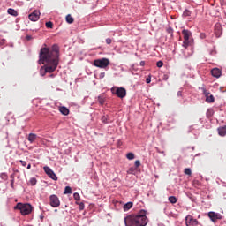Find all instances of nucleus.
<instances>
[{
	"label": "nucleus",
	"mask_w": 226,
	"mask_h": 226,
	"mask_svg": "<svg viewBox=\"0 0 226 226\" xmlns=\"http://www.w3.org/2000/svg\"><path fill=\"white\" fill-rule=\"evenodd\" d=\"M147 212L141 209L137 215H129L124 217L125 226H146L147 225V216H146Z\"/></svg>",
	"instance_id": "f257e3e1"
},
{
	"label": "nucleus",
	"mask_w": 226,
	"mask_h": 226,
	"mask_svg": "<svg viewBox=\"0 0 226 226\" xmlns=\"http://www.w3.org/2000/svg\"><path fill=\"white\" fill-rule=\"evenodd\" d=\"M39 56H41L43 61L49 59L51 63L59 65V45L53 44L51 49L49 48H41Z\"/></svg>",
	"instance_id": "f03ea898"
},
{
	"label": "nucleus",
	"mask_w": 226,
	"mask_h": 226,
	"mask_svg": "<svg viewBox=\"0 0 226 226\" xmlns=\"http://www.w3.org/2000/svg\"><path fill=\"white\" fill-rule=\"evenodd\" d=\"M38 64H44V66L41 67L40 69V75L41 77H45L47 73H54V72L57 70V66H58L57 64H55L49 59H46V60L41 59V55H39Z\"/></svg>",
	"instance_id": "7ed1b4c3"
},
{
	"label": "nucleus",
	"mask_w": 226,
	"mask_h": 226,
	"mask_svg": "<svg viewBox=\"0 0 226 226\" xmlns=\"http://www.w3.org/2000/svg\"><path fill=\"white\" fill-rule=\"evenodd\" d=\"M14 209H18L19 211H20V214L23 216H26L27 215H31V213L33 212V205H31L30 203H17V205L14 207Z\"/></svg>",
	"instance_id": "20e7f679"
},
{
	"label": "nucleus",
	"mask_w": 226,
	"mask_h": 226,
	"mask_svg": "<svg viewBox=\"0 0 226 226\" xmlns=\"http://www.w3.org/2000/svg\"><path fill=\"white\" fill-rule=\"evenodd\" d=\"M112 94H116L117 96V98H125L126 97V88L123 87H113L110 89Z\"/></svg>",
	"instance_id": "39448f33"
},
{
	"label": "nucleus",
	"mask_w": 226,
	"mask_h": 226,
	"mask_svg": "<svg viewBox=\"0 0 226 226\" xmlns=\"http://www.w3.org/2000/svg\"><path fill=\"white\" fill-rule=\"evenodd\" d=\"M110 64V60L109 58H101V59H95L94 61V66H96V68H107Z\"/></svg>",
	"instance_id": "423d86ee"
},
{
	"label": "nucleus",
	"mask_w": 226,
	"mask_h": 226,
	"mask_svg": "<svg viewBox=\"0 0 226 226\" xmlns=\"http://www.w3.org/2000/svg\"><path fill=\"white\" fill-rule=\"evenodd\" d=\"M185 225L186 226H202L200 222L197 219L193 217V215H188L185 216Z\"/></svg>",
	"instance_id": "0eeeda50"
},
{
	"label": "nucleus",
	"mask_w": 226,
	"mask_h": 226,
	"mask_svg": "<svg viewBox=\"0 0 226 226\" xmlns=\"http://www.w3.org/2000/svg\"><path fill=\"white\" fill-rule=\"evenodd\" d=\"M49 205L51 207H59L61 206V200H59V197H57L56 194L50 195Z\"/></svg>",
	"instance_id": "6e6552de"
},
{
	"label": "nucleus",
	"mask_w": 226,
	"mask_h": 226,
	"mask_svg": "<svg viewBox=\"0 0 226 226\" xmlns=\"http://www.w3.org/2000/svg\"><path fill=\"white\" fill-rule=\"evenodd\" d=\"M43 170L47 174V176L50 177V179H53V181H57V175H56V173L54 172V170H52V169H50V167L44 166Z\"/></svg>",
	"instance_id": "1a4fd4ad"
},
{
	"label": "nucleus",
	"mask_w": 226,
	"mask_h": 226,
	"mask_svg": "<svg viewBox=\"0 0 226 226\" xmlns=\"http://www.w3.org/2000/svg\"><path fill=\"white\" fill-rule=\"evenodd\" d=\"M40 11H34L31 14L28 15L29 20L32 22H37V20H40Z\"/></svg>",
	"instance_id": "9d476101"
},
{
	"label": "nucleus",
	"mask_w": 226,
	"mask_h": 226,
	"mask_svg": "<svg viewBox=\"0 0 226 226\" xmlns=\"http://www.w3.org/2000/svg\"><path fill=\"white\" fill-rule=\"evenodd\" d=\"M223 34V28L222 27V25L220 23H217L215 25V34L216 38H220L222 34Z\"/></svg>",
	"instance_id": "9b49d317"
},
{
	"label": "nucleus",
	"mask_w": 226,
	"mask_h": 226,
	"mask_svg": "<svg viewBox=\"0 0 226 226\" xmlns=\"http://www.w3.org/2000/svg\"><path fill=\"white\" fill-rule=\"evenodd\" d=\"M208 218H210L211 222H216V220H222V214L215 212H209Z\"/></svg>",
	"instance_id": "f8f14e48"
},
{
	"label": "nucleus",
	"mask_w": 226,
	"mask_h": 226,
	"mask_svg": "<svg viewBox=\"0 0 226 226\" xmlns=\"http://www.w3.org/2000/svg\"><path fill=\"white\" fill-rule=\"evenodd\" d=\"M211 75L215 79H220V77H222V70L219 68H214L211 70Z\"/></svg>",
	"instance_id": "ddd939ff"
},
{
	"label": "nucleus",
	"mask_w": 226,
	"mask_h": 226,
	"mask_svg": "<svg viewBox=\"0 0 226 226\" xmlns=\"http://www.w3.org/2000/svg\"><path fill=\"white\" fill-rule=\"evenodd\" d=\"M182 34L184 36V40L190 41V36H192V32L188 29H183Z\"/></svg>",
	"instance_id": "4468645a"
},
{
	"label": "nucleus",
	"mask_w": 226,
	"mask_h": 226,
	"mask_svg": "<svg viewBox=\"0 0 226 226\" xmlns=\"http://www.w3.org/2000/svg\"><path fill=\"white\" fill-rule=\"evenodd\" d=\"M217 132H218V135H220V137H225V135H226V125L218 127Z\"/></svg>",
	"instance_id": "2eb2a0df"
},
{
	"label": "nucleus",
	"mask_w": 226,
	"mask_h": 226,
	"mask_svg": "<svg viewBox=\"0 0 226 226\" xmlns=\"http://www.w3.org/2000/svg\"><path fill=\"white\" fill-rule=\"evenodd\" d=\"M36 139H38V135H36L35 133H30L28 135L27 140L30 142V144H33Z\"/></svg>",
	"instance_id": "dca6fc26"
},
{
	"label": "nucleus",
	"mask_w": 226,
	"mask_h": 226,
	"mask_svg": "<svg viewBox=\"0 0 226 226\" xmlns=\"http://www.w3.org/2000/svg\"><path fill=\"white\" fill-rule=\"evenodd\" d=\"M59 111L61 112V114H63V116H68V114H70V109H68V108H66L65 106H61L59 108Z\"/></svg>",
	"instance_id": "f3484780"
},
{
	"label": "nucleus",
	"mask_w": 226,
	"mask_h": 226,
	"mask_svg": "<svg viewBox=\"0 0 226 226\" xmlns=\"http://www.w3.org/2000/svg\"><path fill=\"white\" fill-rule=\"evenodd\" d=\"M7 13L9 15H11L12 17H19V12L17 11H15V9H12V8H9L7 10Z\"/></svg>",
	"instance_id": "a211bd4d"
},
{
	"label": "nucleus",
	"mask_w": 226,
	"mask_h": 226,
	"mask_svg": "<svg viewBox=\"0 0 226 226\" xmlns=\"http://www.w3.org/2000/svg\"><path fill=\"white\" fill-rule=\"evenodd\" d=\"M132 207H133V202H127L124 205V211H129V209H132Z\"/></svg>",
	"instance_id": "6ab92c4d"
},
{
	"label": "nucleus",
	"mask_w": 226,
	"mask_h": 226,
	"mask_svg": "<svg viewBox=\"0 0 226 226\" xmlns=\"http://www.w3.org/2000/svg\"><path fill=\"white\" fill-rule=\"evenodd\" d=\"M166 33L170 35V38H174V28L172 26L166 27Z\"/></svg>",
	"instance_id": "aec40b11"
},
{
	"label": "nucleus",
	"mask_w": 226,
	"mask_h": 226,
	"mask_svg": "<svg viewBox=\"0 0 226 226\" xmlns=\"http://www.w3.org/2000/svg\"><path fill=\"white\" fill-rule=\"evenodd\" d=\"M207 103H214L215 102V96L213 94H209L206 97Z\"/></svg>",
	"instance_id": "412c9836"
},
{
	"label": "nucleus",
	"mask_w": 226,
	"mask_h": 226,
	"mask_svg": "<svg viewBox=\"0 0 226 226\" xmlns=\"http://www.w3.org/2000/svg\"><path fill=\"white\" fill-rule=\"evenodd\" d=\"M67 24H73L74 19L70 14H68L65 18Z\"/></svg>",
	"instance_id": "4be33fe9"
},
{
	"label": "nucleus",
	"mask_w": 226,
	"mask_h": 226,
	"mask_svg": "<svg viewBox=\"0 0 226 226\" xmlns=\"http://www.w3.org/2000/svg\"><path fill=\"white\" fill-rule=\"evenodd\" d=\"M168 200L170 204H176V202H177V198H176V196H170Z\"/></svg>",
	"instance_id": "5701e85b"
},
{
	"label": "nucleus",
	"mask_w": 226,
	"mask_h": 226,
	"mask_svg": "<svg viewBox=\"0 0 226 226\" xmlns=\"http://www.w3.org/2000/svg\"><path fill=\"white\" fill-rule=\"evenodd\" d=\"M38 183V180H36V178L35 177H32V178H30V180H29V185H31V186H35V185Z\"/></svg>",
	"instance_id": "b1692460"
},
{
	"label": "nucleus",
	"mask_w": 226,
	"mask_h": 226,
	"mask_svg": "<svg viewBox=\"0 0 226 226\" xmlns=\"http://www.w3.org/2000/svg\"><path fill=\"white\" fill-rule=\"evenodd\" d=\"M68 194H72V187L70 186H66L64 191V195H68Z\"/></svg>",
	"instance_id": "393cba45"
},
{
	"label": "nucleus",
	"mask_w": 226,
	"mask_h": 226,
	"mask_svg": "<svg viewBox=\"0 0 226 226\" xmlns=\"http://www.w3.org/2000/svg\"><path fill=\"white\" fill-rule=\"evenodd\" d=\"M127 160H134L135 159V154L130 152L126 154Z\"/></svg>",
	"instance_id": "a878e982"
},
{
	"label": "nucleus",
	"mask_w": 226,
	"mask_h": 226,
	"mask_svg": "<svg viewBox=\"0 0 226 226\" xmlns=\"http://www.w3.org/2000/svg\"><path fill=\"white\" fill-rule=\"evenodd\" d=\"M76 204L79 206V211H84V208L86 207V206L84 205V202H76Z\"/></svg>",
	"instance_id": "bb28decb"
},
{
	"label": "nucleus",
	"mask_w": 226,
	"mask_h": 226,
	"mask_svg": "<svg viewBox=\"0 0 226 226\" xmlns=\"http://www.w3.org/2000/svg\"><path fill=\"white\" fill-rule=\"evenodd\" d=\"M189 46H190V41L184 40L182 47H184V49H188Z\"/></svg>",
	"instance_id": "cd10ccee"
},
{
	"label": "nucleus",
	"mask_w": 226,
	"mask_h": 226,
	"mask_svg": "<svg viewBox=\"0 0 226 226\" xmlns=\"http://www.w3.org/2000/svg\"><path fill=\"white\" fill-rule=\"evenodd\" d=\"M101 121L102 123H104V124H108V123H109V117H107V116L102 117Z\"/></svg>",
	"instance_id": "c85d7f7f"
},
{
	"label": "nucleus",
	"mask_w": 226,
	"mask_h": 226,
	"mask_svg": "<svg viewBox=\"0 0 226 226\" xmlns=\"http://www.w3.org/2000/svg\"><path fill=\"white\" fill-rule=\"evenodd\" d=\"M190 15H192V12L190 11V10L185 9L183 12V16L184 17H190Z\"/></svg>",
	"instance_id": "c756f323"
},
{
	"label": "nucleus",
	"mask_w": 226,
	"mask_h": 226,
	"mask_svg": "<svg viewBox=\"0 0 226 226\" xmlns=\"http://www.w3.org/2000/svg\"><path fill=\"white\" fill-rule=\"evenodd\" d=\"M46 27L48 29H52V27H54V23H52V21L46 22Z\"/></svg>",
	"instance_id": "7c9ffc66"
},
{
	"label": "nucleus",
	"mask_w": 226,
	"mask_h": 226,
	"mask_svg": "<svg viewBox=\"0 0 226 226\" xmlns=\"http://www.w3.org/2000/svg\"><path fill=\"white\" fill-rule=\"evenodd\" d=\"M184 174H185L186 176H192V170L190 168H185Z\"/></svg>",
	"instance_id": "2f4dec72"
},
{
	"label": "nucleus",
	"mask_w": 226,
	"mask_h": 226,
	"mask_svg": "<svg viewBox=\"0 0 226 226\" xmlns=\"http://www.w3.org/2000/svg\"><path fill=\"white\" fill-rule=\"evenodd\" d=\"M0 177H1V179H4V181H6V179H8V174L1 173Z\"/></svg>",
	"instance_id": "473e14b6"
},
{
	"label": "nucleus",
	"mask_w": 226,
	"mask_h": 226,
	"mask_svg": "<svg viewBox=\"0 0 226 226\" xmlns=\"http://www.w3.org/2000/svg\"><path fill=\"white\" fill-rule=\"evenodd\" d=\"M202 91H203V94H204L205 98H207V96L211 94V93H209L206 88H202Z\"/></svg>",
	"instance_id": "72a5a7b5"
},
{
	"label": "nucleus",
	"mask_w": 226,
	"mask_h": 226,
	"mask_svg": "<svg viewBox=\"0 0 226 226\" xmlns=\"http://www.w3.org/2000/svg\"><path fill=\"white\" fill-rule=\"evenodd\" d=\"M73 198L75 200H80V194H79V192H75L73 194Z\"/></svg>",
	"instance_id": "f704fd0d"
},
{
	"label": "nucleus",
	"mask_w": 226,
	"mask_h": 226,
	"mask_svg": "<svg viewBox=\"0 0 226 226\" xmlns=\"http://www.w3.org/2000/svg\"><path fill=\"white\" fill-rule=\"evenodd\" d=\"M156 66H157V68H162V67L163 66V61L159 60V61L156 63Z\"/></svg>",
	"instance_id": "c9c22d12"
},
{
	"label": "nucleus",
	"mask_w": 226,
	"mask_h": 226,
	"mask_svg": "<svg viewBox=\"0 0 226 226\" xmlns=\"http://www.w3.org/2000/svg\"><path fill=\"white\" fill-rule=\"evenodd\" d=\"M98 100H99V103H100L101 105H103V104L105 103V100H104L103 98H102V96H99V97H98Z\"/></svg>",
	"instance_id": "e433bc0d"
},
{
	"label": "nucleus",
	"mask_w": 226,
	"mask_h": 226,
	"mask_svg": "<svg viewBox=\"0 0 226 226\" xmlns=\"http://www.w3.org/2000/svg\"><path fill=\"white\" fill-rule=\"evenodd\" d=\"M128 174H133V172H135V168L133 167H131L129 170H128Z\"/></svg>",
	"instance_id": "4c0bfd02"
},
{
	"label": "nucleus",
	"mask_w": 226,
	"mask_h": 226,
	"mask_svg": "<svg viewBox=\"0 0 226 226\" xmlns=\"http://www.w3.org/2000/svg\"><path fill=\"white\" fill-rule=\"evenodd\" d=\"M134 165L136 168L140 167V161L139 160L135 161Z\"/></svg>",
	"instance_id": "58836bf2"
},
{
	"label": "nucleus",
	"mask_w": 226,
	"mask_h": 226,
	"mask_svg": "<svg viewBox=\"0 0 226 226\" xmlns=\"http://www.w3.org/2000/svg\"><path fill=\"white\" fill-rule=\"evenodd\" d=\"M210 56H216V49H215V48L210 50Z\"/></svg>",
	"instance_id": "ea45409f"
},
{
	"label": "nucleus",
	"mask_w": 226,
	"mask_h": 226,
	"mask_svg": "<svg viewBox=\"0 0 226 226\" xmlns=\"http://www.w3.org/2000/svg\"><path fill=\"white\" fill-rule=\"evenodd\" d=\"M200 40H206V34L201 33V34H200Z\"/></svg>",
	"instance_id": "a19ab883"
},
{
	"label": "nucleus",
	"mask_w": 226,
	"mask_h": 226,
	"mask_svg": "<svg viewBox=\"0 0 226 226\" xmlns=\"http://www.w3.org/2000/svg\"><path fill=\"white\" fill-rule=\"evenodd\" d=\"M19 163H21L22 167H26V165H27V162L22 160H19Z\"/></svg>",
	"instance_id": "79ce46f5"
},
{
	"label": "nucleus",
	"mask_w": 226,
	"mask_h": 226,
	"mask_svg": "<svg viewBox=\"0 0 226 226\" xmlns=\"http://www.w3.org/2000/svg\"><path fill=\"white\" fill-rule=\"evenodd\" d=\"M106 43H107V45H110L112 43V39L107 38L106 39Z\"/></svg>",
	"instance_id": "37998d69"
},
{
	"label": "nucleus",
	"mask_w": 226,
	"mask_h": 226,
	"mask_svg": "<svg viewBox=\"0 0 226 226\" xmlns=\"http://www.w3.org/2000/svg\"><path fill=\"white\" fill-rule=\"evenodd\" d=\"M162 80H169V74H164L163 77H162Z\"/></svg>",
	"instance_id": "c03bdc74"
},
{
	"label": "nucleus",
	"mask_w": 226,
	"mask_h": 226,
	"mask_svg": "<svg viewBox=\"0 0 226 226\" xmlns=\"http://www.w3.org/2000/svg\"><path fill=\"white\" fill-rule=\"evenodd\" d=\"M155 149H156V152H157V153H160L161 154H165V151H162V150H160V148H158V147H156Z\"/></svg>",
	"instance_id": "a18cd8bd"
},
{
	"label": "nucleus",
	"mask_w": 226,
	"mask_h": 226,
	"mask_svg": "<svg viewBox=\"0 0 226 226\" xmlns=\"http://www.w3.org/2000/svg\"><path fill=\"white\" fill-rule=\"evenodd\" d=\"M99 79H105V72H101L99 74Z\"/></svg>",
	"instance_id": "49530a36"
},
{
	"label": "nucleus",
	"mask_w": 226,
	"mask_h": 226,
	"mask_svg": "<svg viewBox=\"0 0 226 226\" xmlns=\"http://www.w3.org/2000/svg\"><path fill=\"white\" fill-rule=\"evenodd\" d=\"M146 82H147V84H151V76H148V77L146 79Z\"/></svg>",
	"instance_id": "de8ad7c7"
},
{
	"label": "nucleus",
	"mask_w": 226,
	"mask_h": 226,
	"mask_svg": "<svg viewBox=\"0 0 226 226\" xmlns=\"http://www.w3.org/2000/svg\"><path fill=\"white\" fill-rule=\"evenodd\" d=\"M177 95L179 97H183V91H178L177 93Z\"/></svg>",
	"instance_id": "09e8293b"
},
{
	"label": "nucleus",
	"mask_w": 226,
	"mask_h": 226,
	"mask_svg": "<svg viewBox=\"0 0 226 226\" xmlns=\"http://www.w3.org/2000/svg\"><path fill=\"white\" fill-rule=\"evenodd\" d=\"M4 43H6V40L5 39H2L0 41L1 45H4Z\"/></svg>",
	"instance_id": "8fccbe9b"
},
{
	"label": "nucleus",
	"mask_w": 226,
	"mask_h": 226,
	"mask_svg": "<svg viewBox=\"0 0 226 226\" xmlns=\"http://www.w3.org/2000/svg\"><path fill=\"white\" fill-rule=\"evenodd\" d=\"M139 66H146V62L145 61H141L139 63Z\"/></svg>",
	"instance_id": "3c124183"
},
{
	"label": "nucleus",
	"mask_w": 226,
	"mask_h": 226,
	"mask_svg": "<svg viewBox=\"0 0 226 226\" xmlns=\"http://www.w3.org/2000/svg\"><path fill=\"white\" fill-rule=\"evenodd\" d=\"M10 177H11V180L15 181V174H11V175L10 176Z\"/></svg>",
	"instance_id": "603ef678"
},
{
	"label": "nucleus",
	"mask_w": 226,
	"mask_h": 226,
	"mask_svg": "<svg viewBox=\"0 0 226 226\" xmlns=\"http://www.w3.org/2000/svg\"><path fill=\"white\" fill-rule=\"evenodd\" d=\"M14 185H15V180H11V188H13Z\"/></svg>",
	"instance_id": "864d4df0"
},
{
	"label": "nucleus",
	"mask_w": 226,
	"mask_h": 226,
	"mask_svg": "<svg viewBox=\"0 0 226 226\" xmlns=\"http://www.w3.org/2000/svg\"><path fill=\"white\" fill-rule=\"evenodd\" d=\"M26 40H28V41H29V40H33V36H31V35H26Z\"/></svg>",
	"instance_id": "5fc2aeb1"
},
{
	"label": "nucleus",
	"mask_w": 226,
	"mask_h": 226,
	"mask_svg": "<svg viewBox=\"0 0 226 226\" xmlns=\"http://www.w3.org/2000/svg\"><path fill=\"white\" fill-rule=\"evenodd\" d=\"M26 169H27V170H31V164H28Z\"/></svg>",
	"instance_id": "6e6d98bb"
},
{
	"label": "nucleus",
	"mask_w": 226,
	"mask_h": 226,
	"mask_svg": "<svg viewBox=\"0 0 226 226\" xmlns=\"http://www.w3.org/2000/svg\"><path fill=\"white\" fill-rule=\"evenodd\" d=\"M40 218H41V220H43V218H44L43 215H41L40 216Z\"/></svg>",
	"instance_id": "4d7b16f0"
},
{
	"label": "nucleus",
	"mask_w": 226,
	"mask_h": 226,
	"mask_svg": "<svg viewBox=\"0 0 226 226\" xmlns=\"http://www.w3.org/2000/svg\"><path fill=\"white\" fill-rule=\"evenodd\" d=\"M207 116H211V114H209V113H207Z\"/></svg>",
	"instance_id": "13d9d810"
},
{
	"label": "nucleus",
	"mask_w": 226,
	"mask_h": 226,
	"mask_svg": "<svg viewBox=\"0 0 226 226\" xmlns=\"http://www.w3.org/2000/svg\"><path fill=\"white\" fill-rule=\"evenodd\" d=\"M55 213H57V209L55 210Z\"/></svg>",
	"instance_id": "bf43d9fd"
}]
</instances>
